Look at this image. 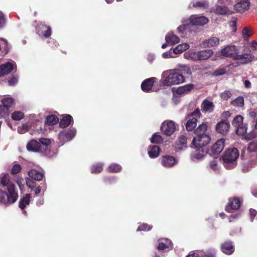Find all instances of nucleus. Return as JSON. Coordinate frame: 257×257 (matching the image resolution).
<instances>
[{
  "label": "nucleus",
  "mask_w": 257,
  "mask_h": 257,
  "mask_svg": "<svg viewBox=\"0 0 257 257\" xmlns=\"http://www.w3.org/2000/svg\"><path fill=\"white\" fill-rule=\"evenodd\" d=\"M162 56L164 58H174V56H172L171 55V53L170 51L165 52L163 53Z\"/></svg>",
  "instance_id": "obj_62"
},
{
  "label": "nucleus",
  "mask_w": 257,
  "mask_h": 257,
  "mask_svg": "<svg viewBox=\"0 0 257 257\" xmlns=\"http://www.w3.org/2000/svg\"><path fill=\"white\" fill-rule=\"evenodd\" d=\"M249 213H250V220H251V222H252L254 217L256 215L257 212L254 209H250L249 210Z\"/></svg>",
  "instance_id": "obj_58"
},
{
  "label": "nucleus",
  "mask_w": 257,
  "mask_h": 257,
  "mask_svg": "<svg viewBox=\"0 0 257 257\" xmlns=\"http://www.w3.org/2000/svg\"><path fill=\"white\" fill-rule=\"evenodd\" d=\"M230 127L229 122L226 120H223L216 124L215 129L218 133L225 135L228 133Z\"/></svg>",
  "instance_id": "obj_13"
},
{
  "label": "nucleus",
  "mask_w": 257,
  "mask_h": 257,
  "mask_svg": "<svg viewBox=\"0 0 257 257\" xmlns=\"http://www.w3.org/2000/svg\"><path fill=\"white\" fill-rule=\"evenodd\" d=\"M171 241L168 239H164L163 241L159 242L158 246L159 250H165L166 249L172 248Z\"/></svg>",
  "instance_id": "obj_28"
},
{
  "label": "nucleus",
  "mask_w": 257,
  "mask_h": 257,
  "mask_svg": "<svg viewBox=\"0 0 257 257\" xmlns=\"http://www.w3.org/2000/svg\"><path fill=\"white\" fill-rule=\"evenodd\" d=\"M242 34L243 37L244 39H247L252 34V31L249 30L248 29V28L245 27L243 29V30L242 31Z\"/></svg>",
  "instance_id": "obj_48"
},
{
  "label": "nucleus",
  "mask_w": 257,
  "mask_h": 257,
  "mask_svg": "<svg viewBox=\"0 0 257 257\" xmlns=\"http://www.w3.org/2000/svg\"><path fill=\"white\" fill-rule=\"evenodd\" d=\"M193 7L199 8H205L208 7V3L205 0L194 1L192 2Z\"/></svg>",
  "instance_id": "obj_39"
},
{
  "label": "nucleus",
  "mask_w": 257,
  "mask_h": 257,
  "mask_svg": "<svg viewBox=\"0 0 257 257\" xmlns=\"http://www.w3.org/2000/svg\"><path fill=\"white\" fill-rule=\"evenodd\" d=\"M229 205L231 209H237L240 205V201L238 198H234L232 200H229Z\"/></svg>",
  "instance_id": "obj_37"
},
{
  "label": "nucleus",
  "mask_w": 257,
  "mask_h": 257,
  "mask_svg": "<svg viewBox=\"0 0 257 257\" xmlns=\"http://www.w3.org/2000/svg\"><path fill=\"white\" fill-rule=\"evenodd\" d=\"M186 257H200V255L197 253H192L189 254Z\"/></svg>",
  "instance_id": "obj_64"
},
{
  "label": "nucleus",
  "mask_w": 257,
  "mask_h": 257,
  "mask_svg": "<svg viewBox=\"0 0 257 257\" xmlns=\"http://www.w3.org/2000/svg\"><path fill=\"white\" fill-rule=\"evenodd\" d=\"M165 40L168 44L173 45L180 42V38L173 33H168L166 35Z\"/></svg>",
  "instance_id": "obj_23"
},
{
  "label": "nucleus",
  "mask_w": 257,
  "mask_h": 257,
  "mask_svg": "<svg viewBox=\"0 0 257 257\" xmlns=\"http://www.w3.org/2000/svg\"><path fill=\"white\" fill-rule=\"evenodd\" d=\"M239 156L237 149L232 148L227 150L222 156L223 165L226 169H232L236 166V160Z\"/></svg>",
  "instance_id": "obj_1"
},
{
  "label": "nucleus",
  "mask_w": 257,
  "mask_h": 257,
  "mask_svg": "<svg viewBox=\"0 0 257 257\" xmlns=\"http://www.w3.org/2000/svg\"><path fill=\"white\" fill-rule=\"evenodd\" d=\"M189 21L192 25L203 26L208 22V20L204 16L192 15L190 17Z\"/></svg>",
  "instance_id": "obj_14"
},
{
  "label": "nucleus",
  "mask_w": 257,
  "mask_h": 257,
  "mask_svg": "<svg viewBox=\"0 0 257 257\" xmlns=\"http://www.w3.org/2000/svg\"><path fill=\"white\" fill-rule=\"evenodd\" d=\"M176 130L175 123L172 120H167L162 123L161 126L162 132L167 136L172 135Z\"/></svg>",
  "instance_id": "obj_9"
},
{
  "label": "nucleus",
  "mask_w": 257,
  "mask_h": 257,
  "mask_svg": "<svg viewBox=\"0 0 257 257\" xmlns=\"http://www.w3.org/2000/svg\"><path fill=\"white\" fill-rule=\"evenodd\" d=\"M237 1V3L234 6V9L237 12L242 13L248 10L250 5L249 2L243 0Z\"/></svg>",
  "instance_id": "obj_17"
},
{
  "label": "nucleus",
  "mask_w": 257,
  "mask_h": 257,
  "mask_svg": "<svg viewBox=\"0 0 257 257\" xmlns=\"http://www.w3.org/2000/svg\"><path fill=\"white\" fill-rule=\"evenodd\" d=\"M72 120V117L69 114H67L61 119L59 125L62 128L66 127L70 125Z\"/></svg>",
  "instance_id": "obj_29"
},
{
  "label": "nucleus",
  "mask_w": 257,
  "mask_h": 257,
  "mask_svg": "<svg viewBox=\"0 0 257 257\" xmlns=\"http://www.w3.org/2000/svg\"><path fill=\"white\" fill-rule=\"evenodd\" d=\"M18 81V78L16 76H13L8 80V84L10 86H14L17 84Z\"/></svg>",
  "instance_id": "obj_54"
},
{
  "label": "nucleus",
  "mask_w": 257,
  "mask_h": 257,
  "mask_svg": "<svg viewBox=\"0 0 257 257\" xmlns=\"http://www.w3.org/2000/svg\"><path fill=\"white\" fill-rule=\"evenodd\" d=\"M201 106L202 110L207 113H211L212 112L214 107L213 102L207 99H205L203 101Z\"/></svg>",
  "instance_id": "obj_22"
},
{
  "label": "nucleus",
  "mask_w": 257,
  "mask_h": 257,
  "mask_svg": "<svg viewBox=\"0 0 257 257\" xmlns=\"http://www.w3.org/2000/svg\"><path fill=\"white\" fill-rule=\"evenodd\" d=\"M188 27V25H181L178 28V31L179 33L183 34L184 32L187 31Z\"/></svg>",
  "instance_id": "obj_55"
},
{
  "label": "nucleus",
  "mask_w": 257,
  "mask_h": 257,
  "mask_svg": "<svg viewBox=\"0 0 257 257\" xmlns=\"http://www.w3.org/2000/svg\"><path fill=\"white\" fill-rule=\"evenodd\" d=\"M213 53V51L210 49H205L196 52L189 51L184 53V57L186 59H191L194 61L205 60L209 58Z\"/></svg>",
  "instance_id": "obj_2"
},
{
  "label": "nucleus",
  "mask_w": 257,
  "mask_h": 257,
  "mask_svg": "<svg viewBox=\"0 0 257 257\" xmlns=\"http://www.w3.org/2000/svg\"><path fill=\"white\" fill-rule=\"evenodd\" d=\"M5 24V20L4 18L3 14L0 12V28L4 26Z\"/></svg>",
  "instance_id": "obj_59"
},
{
  "label": "nucleus",
  "mask_w": 257,
  "mask_h": 257,
  "mask_svg": "<svg viewBox=\"0 0 257 257\" xmlns=\"http://www.w3.org/2000/svg\"><path fill=\"white\" fill-rule=\"evenodd\" d=\"M37 31L39 35L43 34L44 36L48 37L51 35V29L49 27H47L44 25H41L38 28Z\"/></svg>",
  "instance_id": "obj_25"
},
{
  "label": "nucleus",
  "mask_w": 257,
  "mask_h": 257,
  "mask_svg": "<svg viewBox=\"0 0 257 257\" xmlns=\"http://www.w3.org/2000/svg\"><path fill=\"white\" fill-rule=\"evenodd\" d=\"M27 148L28 151L32 152H41L42 145L39 142L35 140L31 141L27 145Z\"/></svg>",
  "instance_id": "obj_19"
},
{
  "label": "nucleus",
  "mask_w": 257,
  "mask_h": 257,
  "mask_svg": "<svg viewBox=\"0 0 257 257\" xmlns=\"http://www.w3.org/2000/svg\"><path fill=\"white\" fill-rule=\"evenodd\" d=\"M231 116V113L229 111H224L221 114V117L224 119H227Z\"/></svg>",
  "instance_id": "obj_61"
},
{
  "label": "nucleus",
  "mask_w": 257,
  "mask_h": 257,
  "mask_svg": "<svg viewBox=\"0 0 257 257\" xmlns=\"http://www.w3.org/2000/svg\"><path fill=\"white\" fill-rule=\"evenodd\" d=\"M189 47V45L186 43L179 44L173 49V52L176 54H181L184 51L188 50Z\"/></svg>",
  "instance_id": "obj_31"
},
{
  "label": "nucleus",
  "mask_w": 257,
  "mask_h": 257,
  "mask_svg": "<svg viewBox=\"0 0 257 257\" xmlns=\"http://www.w3.org/2000/svg\"><path fill=\"white\" fill-rule=\"evenodd\" d=\"M14 65L10 62L0 66V77L10 73L13 69Z\"/></svg>",
  "instance_id": "obj_21"
},
{
  "label": "nucleus",
  "mask_w": 257,
  "mask_h": 257,
  "mask_svg": "<svg viewBox=\"0 0 257 257\" xmlns=\"http://www.w3.org/2000/svg\"><path fill=\"white\" fill-rule=\"evenodd\" d=\"M169 74L163 80V84L166 86L177 85L183 82L185 78L182 74L176 72V70H170Z\"/></svg>",
  "instance_id": "obj_4"
},
{
  "label": "nucleus",
  "mask_w": 257,
  "mask_h": 257,
  "mask_svg": "<svg viewBox=\"0 0 257 257\" xmlns=\"http://www.w3.org/2000/svg\"><path fill=\"white\" fill-rule=\"evenodd\" d=\"M196 152L193 155V160H201L206 154V150L204 149H196Z\"/></svg>",
  "instance_id": "obj_30"
},
{
  "label": "nucleus",
  "mask_w": 257,
  "mask_h": 257,
  "mask_svg": "<svg viewBox=\"0 0 257 257\" xmlns=\"http://www.w3.org/2000/svg\"><path fill=\"white\" fill-rule=\"evenodd\" d=\"M102 170V164H97L96 165H94L91 169V172L92 173H98L100 172Z\"/></svg>",
  "instance_id": "obj_46"
},
{
  "label": "nucleus",
  "mask_w": 257,
  "mask_h": 257,
  "mask_svg": "<svg viewBox=\"0 0 257 257\" xmlns=\"http://www.w3.org/2000/svg\"><path fill=\"white\" fill-rule=\"evenodd\" d=\"M29 129V126L27 124H23L22 126H19L18 131L20 134H24Z\"/></svg>",
  "instance_id": "obj_49"
},
{
  "label": "nucleus",
  "mask_w": 257,
  "mask_h": 257,
  "mask_svg": "<svg viewBox=\"0 0 257 257\" xmlns=\"http://www.w3.org/2000/svg\"><path fill=\"white\" fill-rule=\"evenodd\" d=\"M210 138L208 135L197 136L194 138L192 144L196 149H204L209 142Z\"/></svg>",
  "instance_id": "obj_8"
},
{
  "label": "nucleus",
  "mask_w": 257,
  "mask_h": 257,
  "mask_svg": "<svg viewBox=\"0 0 257 257\" xmlns=\"http://www.w3.org/2000/svg\"><path fill=\"white\" fill-rule=\"evenodd\" d=\"M148 153L150 157L155 158L159 156L160 153V149L157 146H151L149 148Z\"/></svg>",
  "instance_id": "obj_26"
},
{
  "label": "nucleus",
  "mask_w": 257,
  "mask_h": 257,
  "mask_svg": "<svg viewBox=\"0 0 257 257\" xmlns=\"http://www.w3.org/2000/svg\"><path fill=\"white\" fill-rule=\"evenodd\" d=\"M156 79L155 77H152L144 80L142 84L141 88L144 91L149 92L151 90L154 83V80Z\"/></svg>",
  "instance_id": "obj_20"
},
{
  "label": "nucleus",
  "mask_w": 257,
  "mask_h": 257,
  "mask_svg": "<svg viewBox=\"0 0 257 257\" xmlns=\"http://www.w3.org/2000/svg\"><path fill=\"white\" fill-rule=\"evenodd\" d=\"M219 40L216 37H212L204 42V45L206 47H213L219 44Z\"/></svg>",
  "instance_id": "obj_32"
},
{
  "label": "nucleus",
  "mask_w": 257,
  "mask_h": 257,
  "mask_svg": "<svg viewBox=\"0 0 257 257\" xmlns=\"http://www.w3.org/2000/svg\"><path fill=\"white\" fill-rule=\"evenodd\" d=\"M121 170V167L117 164H113L109 166L107 171L109 172H117Z\"/></svg>",
  "instance_id": "obj_43"
},
{
  "label": "nucleus",
  "mask_w": 257,
  "mask_h": 257,
  "mask_svg": "<svg viewBox=\"0 0 257 257\" xmlns=\"http://www.w3.org/2000/svg\"><path fill=\"white\" fill-rule=\"evenodd\" d=\"M231 104L234 106H242L244 104V99L242 97H238L231 101Z\"/></svg>",
  "instance_id": "obj_40"
},
{
  "label": "nucleus",
  "mask_w": 257,
  "mask_h": 257,
  "mask_svg": "<svg viewBox=\"0 0 257 257\" xmlns=\"http://www.w3.org/2000/svg\"><path fill=\"white\" fill-rule=\"evenodd\" d=\"M9 195L5 191L0 190V204H9L15 202L18 197L17 193L14 190L13 185L8 187Z\"/></svg>",
  "instance_id": "obj_3"
},
{
  "label": "nucleus",
  "mask_w": 257,
  "mask_h": 257,
  "mask_svg": "<svg viewBox=\"0 0 257 257\" xmlns=\"http://www.w3.org/2000/svg\"><path fill=\"white\" fill-rule=\"evenodd\" d=\"M163 141L162 136L158 133L154 134L151 138L152 143H161Z\"/></svg>",
  "instance_id": "obj_41"
},
{
  "label": "nucleus",
  "mask_w": 257,
  "mask_h": 257,
  "mask_svg": "<svg viewBox=\"0 0 257 257\" xmlns=\"http://www.w3.org/2000/svg\"><path fill=\"white\" fill-rule=\"evenodd\" d=\"M194 87L192 84H188L180 86L173 89V94L175 96H182L188 94Z\"/></svg>",
  "instance_id": "obj_10"
},
{
  "label": "nucleus",
  "mask_w": 257,
  "mask_h": 257,
  "mask_svg": "<svg viewBox=\"0 0 257 257\" xmlns=\"http://www.w3.org/2000/svg\"><path fill=\"white\" fill-rule=\"evenodd\" d=\"M152 227V226H150L147 224H143L139 226L137 231H148L150 230Z\"/></svg>",
  "instance_id": "obj_51"
},
{
  "label": "nucleus",
  "mask_w": 257,
  "mask_h": 257,
  "mask_svg": "<svg viewBox=\"0 0 257 257\" xmlns=\"http://www.w3.org/2000/svg\"><path fill=\"white\" fill-rule=\"evenodd\" d=\"M207 128V124L205 123H202L198 126L194 132L197 136L207 135L205 134Z\"/></svg>",
  "instance_id": "obj_34"
},
{
  "label": "nucleus",
  "mask_w": 257,
  "mask_h": 257,
  "mask_svg": "<svg viewBox=\"0 0 257 257\" xmlns=\"http://www.w3.org/2000/svg\"><path fill=\"white\" fill-rule=\"evenodd\" d=\"M221 249L223 252L227 254H231L234 251V247L230 241H226L223 243L221 246Z\"/></svg>",
  "instance_id": "obj_27"
},
{
  "label": "nucleus",
  "mask_w": 257,
  "mask_h": 257,
  "mask_svg": "<svg viewBox=\"0 0 257 257\" xmlns=\"http://www.w3.org/2000/svg\"><path fill=\"white\" fill-rule=\"evenodd\" d=\"M76 131L75 130H69L68 131L61 132L59 135L60 140L63 141H69L75 136Z\"/></svg>",
  "instance_id": "obj_18"
},
{
  "label": "nucleus",
  "mask_w": 257,
  "mask_h": 257,
  "mask_svg": "<svg viewBox=\"0 0 257 257\" xmlns=\"http://www.w3.org/2000/svg\"><path fill=\"white\" fill-rule=\"evenodd\" d=\"M1 103L2 104L0 105V118L9 115L10 108L14 103V99L10 97H5L1 99Z\"/></svg>",
  "instance_id": "obj_6"
},
{
  "label": "nucleus",
  "mask_w": 257,
  "mask_h": 257,
  "mask_svg": "<svg viewBox=\"0 0 257 257\" xmlns=\"http://www.w3.org/2000/svg\"><path fill=\"white\" fill-rule=\"evenodd\" d=\"M39 141L40 144L42 145V150L46 149L50 144V141L47 139L41 138Z\"/></svg>",
  "instance_id": "obj_47"
},
{
  "label": "nucleus",
  "mask_w": 257,
  "mask_h": 257,
  "mask_svg": "<svg viewBox=\"0 0 257 257\" xmlns=\"http://www.w3.org/2000/svg\"><path fill=\"white\" fill-rule=\"evenodd\" d=\"M217 158H215L210 162V167L214 171H216L217 169Z\"/></svg>",
  "instance_id": "obj_53"
},
{
  "label": "nucleus",
  "mask_w": 257,
  "mask_h": 257,
  "mask_svg": "<svg viewBox=\"0 0 257 257\" xmlns=\"http://www.w3.org/2000/svg\"><path fill=\"white\" fill-rule=\"evenodd\" d=\"M230 1L229 0H218V4H225L228 5L230 3Z\"/></svg>",
  "instance_id": "obj_63"
},
{
  "label": "nucleus",
  "mask_w": 257,
  "mask_h": 257,
  "mask_svg": "<svg viewBox=\"0 0 257 257\" xmlns=\"http://www.w3.org/2000/svg\"><path fill=\"white\" fill-rule=\"evenodd\" d=\"M225 142V139H224L218 140L209 150V153L210 155L219 154L224 148Z\"/></svg>",
  "instance_id": "obj_11"
},
{
  "label": "nucleus",
  "mask_w": 257,
  "mask_h": 257,
  "mask_svg": "<svg viewBox=\"0 0 257 257\" xmlns=\"http://www.w3.org/2000/svg\"><path fill=\"white\" fill-rule=\"evenodd\" d=\"M162 165L166 168H170L174 166L177 163V160L171 156H164L160 159Z\"/></svg>",
  "instance_id": "obj_15"
},
{
  "label": "nucleus",
  "mask_w": 257,
  "mask_h": 257,
  "mask_svg": "<svg viewBox=\"0 0 257 257\" xmlns=\"http://www.w3.org/2000/svg\"><path fill=\"white\" fill-rule=\"evenodd\" d=\"M30 197V194H27L26 196L21 200L19 203V207L20 208L24 209L26 205L29 204Z\"/></svg>",
  "instance_id": "obj_35"
},
{
  "label": "nucleus",
  "mask_w": 257,
  "mask_h": 257,
  "mask_svg": "<svg viewBox=\"0 0 257 257\" xmlns=\"http://www.w3.org/2000/svg\"><path fill=\"white\" fill-rule=\"evenodd\" d=\"M187 140V137L185 136L182 135L179 137V140H178V143L180 145H184L186 144Z\"/></svg>",
  "instance_id": "obj_57"
},
{
  "label": "nucleus",
  "mask_w": 257,
  "mask_h": 257,
  "mask_svg": "<svg viewBox=\"0 0 257 257\" xmlns=\"http://www.w3.org/2000/svg\"><path fill=\"white\" fill-rule=\"evenodd\" d=\"M1 183L4 186L7 187L8 190V187L10 184L13 185L14 187V190H15V186L14 183L10 181L9 176L8 174H5L1 179Z\"/></svg>",
  "instance_id": "obj_36"
},
{
  "label": "nucleus",
  "mask_w": 257,
  "mask_h": 257,
  "mask_svg": "<svg viewBox=\"0 0 257 257\" xmlns=\"http://www.w3.org/2000/svg\"><path fill=\"white\" fill-rule=\"evenodd\" d=\"M214 12L218 15H224L230 14V11L226 6H217Z\"/></svg>",
  "instance_id": "obj_33"
},
{
  "label": "nucleus",
  "mask_w": 257,
  "mask_h": 257,
  "mask_svg": "<svg viewBox=\"0 0 257 257\" xmlns=\"http://www.w3.org/2000/svg\"><path fill=\"white\" fill-rule=\"evenodd\" d=\"M221 55L226 57H230L235 60L237 53V48L234 45H228L221 51Z\"/></svg>",
  "instance_id": "obj_12"
},
{
  "label": "nucleus",
  "mask_w": 257,
  "mask_h": 257,
  "mask_svg": "<svg viewBox=\"0 0 257 257\" xmlns=\"http://www.w3.org/2000/svg\"><path fill=\"white\" fill-rule=\"evenodd\" d=\"M243 117L240 115L234 117L232 121V124L235 128L236 133L238 135H243L247 132L246 124L243 122Z\"/></svg>",
  "instance_id": "obj_5"
},
{
  "label": "nucleus",
  "mask_w": 257,
  "mask_h": 257,
  "mask_svg": "<svg viewBox=\"0 0 257 257\" xmlns=\"http://www.w3.org/2000/svg\"><path fill=\"white\" fill-rule=\"evenodd\" d=\"M21 166L19 164H15L12 169V173L14 175L16 174L21 170Z\"/></svg>",
  "instance_id": "obj_52"
},
{
  "label": "nucleus",
  "mask_w": 257,
  "mask_h": 257,
  "mask_svg": "<svg viewBox=\"0 0 257 257\" xmlns=\"http://www.w3.org/2000/svg\"><path fill=\"white\" fill-rule=\"evenodd\" d=\"M58 118L54 115H48L46 119V123L49 125H54L58 121Z\"/></svg>",
  "instance_id": "obj_38"
},
{
  "label": "nucleus",
  "mask_w": 257,
  "mask_h": 257,
  "mask_svg": "<svg viewBox=\"0 0 257 257\" xmlns=\"http://www.w3.org/2000/svg\"><path fill=\"white\" fill-rule=\"evenodd\" d=\"M201 113L199 109H196L190 115L188 116V120L186 124V129L188 131L194 130L197 125V118H200Z\"/></svg>",
  "instance_id": "obj_7"
},
{
  "label": "nucleus",
  "mask_w": 257,
  "mask_h": 257,
  "mask_svg": "<svg viewBox=\"0 0 257 257\" xmlns=\"http://www.w3.org/2000/svg\"><path fill=\"white\" fill-rule=\"evenodd\" d=\"M230 26L232 28L233 31L235 32L236 31V21L235 20H233L230 22Z\"/></svg>",
  "instance_id": "obj_60"
},
{
  "label": "nucleus",
  "mask_w": 257,
  "mask_h": 257,
  "mask_svg": "<svg viewBox=\"0 0 257 257\" xmlns=\"http://www.w3.org/2000/svg\"><path fill=\"white\" fill-rule=\"evenodd\" d=\"M24 113L19 111H16L12 114V118L15 120H20L24 117Z\"/></svg>",
  "instance_id": "obj_42"
},
{
  "label": "nucleus",
  "mask_w": 257,
  "mask_h": 257,
  "mask_svg": "<svg viewBox=\"0 0 257 257\" xmlns=\"http://www.w3.org/2000/svg\"><path fill=\"white\" fill-rule=\"evenodd\" d=\"M231 93L228 91L226 90L221 94V97L223 100H228L231 96Z\"/></svg>",
  "instance_id": "obj_50"
},
{
  "label": "nucleus",
  "mask_w": 257,
  "mask_h": 257,
  "mask_svg": "<svg viewBox=\"0 0 257 257\" xmlns=\"http://www.w3.org/2000/svg\"><path fill=\"white\" fill-rule=\"evenodd\" d=\"M247 150L250 152L257 151V141L250 142L248 146Z\"/></svg>",
  "instance_id": "obj_44"
},
{
  "label": "nucleus",
  "mask_w": 257,
  "mask_h": 257,
  "mask_svg": "<svg viewBox=\"0 0 257 257\" xmlns=\"http://www.w3.org/2000/svg\"><path fill=\"white\" fill-rule=\"evenodd\" d=\"M178 68H179V70L182 72V73H183L184 74H191V70L190 68L187 65L179 64L178 65Z\"/></svg>",
  "instance_id": "obj_45"
},
{
  "label": "nucleus",
  "mask_w": 257,
  "mask_h": 257,
  "mask_svg": "<svg viewBox=\"0 0 257 257\" xmlns=\"http://www.w3.org/2000/svg\"><path fill=\"white\" fill-rule=\"evenodd\" d=\"M30 178L26 179V184L29 188L31 189L35 186V183Z\"/></svg>",
  "instance_id": "obj_56"
},
{
  "label": "nucleus",
  "mask_w": 257,
  "mask_h": 257,
  "mask_svg": "<svg viewBox=\"0 0 257 257\" xmlns=\"http://www.w3.org/2000/svg\"><path fill=\"white\" fill-rule=\"evenodd\" d=\"M254 56L250 53L239 55L237 53L235 60H238L241 64H246L254 60Z\"/></svg>",
  "instance_id": "obj_16"
},
{
  "label": "nucleus",
  "mask_w": 257,
  "mask_h": 257,
  "mask_svg": "<svg viewBox=\"0 0 257 257\" xmlns=\"http://www.w3.org/2000/svg\"><path fill=\"white\" fill-rule=\"evenodd\" d=\"M29 177L32 180L40 181L44 177V174L35 169H32L28 172Z\"/></svg>",
  "instance_id": "obj_24"
}]
</instances>
